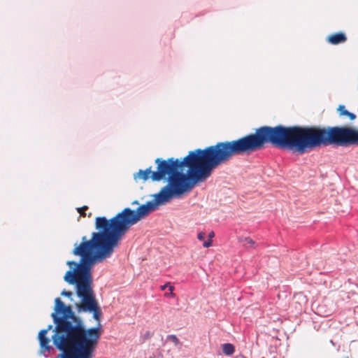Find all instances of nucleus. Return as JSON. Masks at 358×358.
Returning a JSON list of instances; mask_svg holds the SVG:
<instances>
[{
  "label": "nucleus",
  "instance_id": "nucleus-13",
  "mask_svg": "<svg viewBox=\"0 0 358 358\" xmlns=\"http://www.w3.org/2000/svg\"><path fill=\"white\" fill-rule=\"evenodd\" d=\"M166 287H169V290L170 291V293L169 294L166 293L165 295L167 296H173V291L174 287L172 285H171L169 283L165 284L164 285L161 287L162 290H164Z\"/></svg>",
  "mask_w": 358,
  "mask_h": 358
},
{
  "label": "nucleus",
  "instance_id": "nucleus-14",
  "mask_svg": "<svg viewBox=\"0 0 358 358\" xmlns=\"http://www.w3.org/2000/svg\"><path fill=\"white\" fill-rule=\"evenodd\" d=\"M244 242L245 245H249L250 246H253L255 245V241L250 237H245L244 238Z\"/></svg>",
  "mask_w": 358,
  "mask_h": 358
},
{
  "label": "nucleus",
  "instance_id": "nucleus-22",
  "mask_svg": "<svg viewBox=\"0 0 358 358\" xmlns=\"http://www.w3.org/2000/svg\"><path fill=\"white\" fill-rule=\"evenodd\" d=\"M235 358H246L245 356H243V355H238L235 357Z\"/></svg>",
  "mask_w": 358,
  "mask_h": 358
},
{
  "label": "nucleus",
  "instance_id": "nucleus-16",
  "mask_svg": "<svg viewBox=\"0 0 358 358\" xmlns=\"http://www.w3.org/2000/svg\"><path fill=\"white\" fill-rule=\"evenodd\" d=\"M61 295L62 296H67L69 298L71 297V296L73 295V293L70 291H66L65 289H64L62 292H61Z\"/></svg>",
  "mask_w": 358,
  "mask_h": 358
},
{
  "label": "nucleus",
  "instance_id": "nucleus-12",
  "mask_svg": "<svg viewBox=\"0 0 358 358\" xmlns=\"http://www.w3.org/2000/svg\"><path fill=\"white\" fill-rule=\"evenodd\" d=\"M338 111L340 112V115H347L350 117L351 120H353L356 118V115L347 110L344 106H340L338 108Z\"/></svg>",
  "mask_w": 358,
  "mask_h": 358
},
{
  "label": "nucleus",
  "instance_id": "nucleus-20",
  "mask_svg": "<svg viewBox=\"0 0 358 358\" xmlns=\"http://www.w3.org/2000/svg\"><path fill=\"white\" fill-rule=\"evenodd\" d=\"M87 208H87V206H83V208H78V211L81 214V215L85 216V213H83L82 210H86V209H87Z\"/></svg>",
  "mask_w": 358,
  "mask_h": 358
},
{
  "label": "nucleus",
  "instance_id": "nucleus-9",
  "mask_svg": "<svg viewBox=\"0 0 358 358\" xmlns=\"http://www.w3.org/2000/svg\"><path fill=\"white\" fill-rule=\"evenodd\" d=\"M154 171H152V168L149 167L145 170L140 169L136 173L134 174V179H141L144 181L148 180L149 178L151 179V175Z\"/></svg>",
  "mask_w": 358,
  "mask_h": 358
},
{
  "label": "nucleus",
  "instance_id": "nucleus-23",
  "mask_svg": "<svg viewBox=\"0 0 358 358\" xmlns=\"http://www.w3.org/2000/svg\"><path fill=\"white\" fill-rule=\"evenodd\" d=\"M132 204H138V201H134V202H132Z\"/></svg>",
  "mask_w": 358,
  "mask_h": 358
},
{
  "label": "nucleus",
  "instance_id": "nucleus-6",
  "mask_svg": "<svg viewBox=\"0 0 358 358\" xmlns=\"http://www.w3.org/2000/svg\"><path fill=\"white\" fill-rule=\"evenodd\" d=\"M171 199L169 196L159 192L154 195L153 201H149L145 204L140 206L136 210L126 208L121 213H119L109 220V221L115 231L122 238L131 226L136 224L141 218L148 216L150 213L156 210L159 205L169 202Z\"/></svg>",
  "mask_w": 358,
  "mask_h": 358
},
{
  "label": "nucleus",
  "instance_id": "nucleus-15",
  "mask_svg": "<svg viewBox=\"0 0 358 358\" xmlns=\"http://www.w3.org/2000/svg\"><path fill=\"white\" fill-rule=\"evenodd\" d=\"M168 340L174 342L176 345L179 343L178 338L175 335L168 336Z\"/></svg>",
  "mask_w": 358,
  "mask_h": 358
},
{
  "label": "nucleus",
  "instance_id": "nucleus-24",
  "mask_svg": "<svg viewBox=\"0 0 358 358\" xmlns=\"http://www.w3.org/2000/svg\"><path fill=\"white\" fill-rule=\"evenodd\" d=\"M330 342H331V343L333 345H334V341H333L332 340H331V341H330Z\"/></svg>",
  "mask_w": 358,
  "mask_h": 358
},
{
  "label": "nucleus",
  "instance_id": "nucleus-8",
  "mask_svg": "<svg viewBox=\"0 0 358 358\" xmlns=\"http://www.w3.org/2000/svg\"><path fill=\"white\" fill-rule=\"evenodd\" d=\"M52 327V325H49L47 329H42L38 334L40 353L45 357H49L52 352H54L53 347L50 344V340L46 336L48 331Z\"/></svg>",
  "mask_w": 358,
  "mask_h": 358
},
{
  "label": "nucleus",
  "instance_id": "nucleus-7",
  "mask_svg": "<svg viewBox=\"0 0 358 358\" xmlns=\"http://www.w3.org/2000/svg\"><path fill=\"white\" fill-rule=\"evenodd\" d=\"M155 164L157 165V171L151 175L152 181H160L166 178L167 176L168 184L163 187L160 192L169 196L171 198L181 195V187L184 184V173L179 171L183 167L182 160L174 158L162 159L157 158Z\"/></svg>",
  "mask_w": 358,
  "mask_h": 358
},
{
  "label": "nucleus",
  "instance_id": "nucleus-26",
  "mask_svg": "<svg viewBox=\"0 0 358 358\" xmlns=\"http://www.w3.org/2000/svg\"><path fill=\"white\" fill-rule=\"evenodd\" d=\"M346 358H348V357H346Z\"/></svg>",
  "mask_w": 358,
  "mask_h": 358
},
{
  "label": "nucleus",
  "instance_id": "nucleus-21",
  "mask_svg": "<svg viewBox=\"0 0 358 358\" xmlns=\"http://www.w3.org/2000/svg\"><path fill=\"white\" fill-rule=\"evenodd\" d=\"M215 236V233L213 231H210L208 234V239L211 240Z\"/></svg>",
  "mask_w": 358,
  "mask_h": 358
},
{
  "label": "nucleus",
  "instance_id": "nucleus-5",
  "mask_svg": "<svg viewBox=\"0 0 358 358\" xmlns=\"http://www.w3.org/2000/svg\"><path fill=\"white\" fill-rule=\"evenodd\" d=\"M95 227L99 231L93 232L91 239L83 236L81 243L74 244L73 255L82 259L108 247L118 245L121 238L106 217H97Z\"/></svg>",
  "mask_w": 358,
  "mask_h": 358
},
{
  "label": "nucleus",
  "instance_id": "nucleus-2",
  "mask_svg": "<svg viewBox=\"0 0 358 358\" xmlns=\"http://www.w3.org/2000/svg\"><path fill=\"white\" fill-rule=\"evenodd\" d=\"M55 303L52 341L62 352L58 358H94L101 338L99 328L87 329L71 306L64 305L61 299H55Z\"/></svg>",
  "mask_w": 358,
  "mask_h": 358
},
{
  "label": "nucleus",
  "instance_id": "nucleus-18",
  "mask_svg": "<svg viewBox=\"0 0 358 358\" xmlns=\"http://www.w3.org/2000/svg\"><path fill=\"white\" fill-rule=\"evenodd\" d=\"M212 245V241L208 239V241H204L203 243V246L204 248H209Z\"/></svg>",
  "mask_w": 358,
  "mask_h": 358
},
{
  "label": "nucleus",
  "instance_id": "nucleus-25",
  "mask_svg": "<svg viewBox=\"0 0 358 358\" xmlns=\"http://www.w3.org/2000/svg\"><path fill=\"white\" fill-rule=\"evenodd\" d=\"M150 358H157L156 356H151Z\"/></svg>",
  "mask_w": 358,
  "mask_h": 358
},
{
  "label": "nucleus",
  "instance_id": "nucleus-4",
  "mask_svg": "<svg viewBox=\"0 0 358 358\" xmlns=\"http://www.w3.org/2000/svg\"><path fill=\"white\" fill-rule=\"evenodd\" d=\"M288 149L304 153L327 145H358V129L344 127H285Z\"/></svg>",
  "mask_w": 358,
  "mask_h": 358
},
{
  "label": "nucleus",
  "instance_id": "nucleus-3",
  "mask_svg": "<svg viewBox=\"0 0 358 358\" xmlns=\"http://www.w3.org/2000/svg\"><path fill=\"white\" fill-rule=\"evenodd\" d=\"M115 247L110 246L96 252L80 259L79 262L68 261L66 264L71 269L66 273L64 277V280L69 284L76 285V294L81 301V303H76L78 313H92L94 319L99 322V325L96 328H99L101 335L102 330L100 321L102 312L93 289L92 268L96 264L110 257Z\"/></svg>",
  "mask_w": 358,
  "mask_h": 358
},
{
  "label": "nucleus",
  "instance_id": "nucleus-11",
  "mask_svg": "<svg viewBox=\"0 0 358 358\" xmlns=\"http://www.w3.org/2000/svg\"><path fill=\"white\" fill-rule=\"evenodd\" d=\"M222 352L225 355L230 356L235 352V347L231 343H224L222 345Z\"/></svg>",
  "mask_w": 358,
  "mask_h": 358
},
{
  "label": "nucleus",
  "instance_id": "nucleus-1",
  "mask_svg": "<svg viewBox=\"0 0 358 358\" xmlns=\"http://www.w3.org/2000/svg\"><path fill=\"white\" fill-rule=\"evenodd\" d=\"M267 143L281 148H288L285 127H262L257 129L255 134L237 140L219 142L203 150L189 152L182 159L183 166L188 167L189 170L187 174L184 173L181 194L191 188L189 182L194 185L206 180L215 168L229 162L234 156L257 151Z\"/></svg>",
  "mask_w": 358,
  "mask_h": 358
},
{
  "label": "nucleus",
  "instance_id": "nucleus-17",
  "mask_svg": "<svg viewBox=\"0 0 358 358\" xmlns=\"http://www.w3.org/2000/svg\"><path fill=\"white\" fill-rule=\"evenodd\" d=\"M206 237V234L203 231L201 232H199L197 235V238L199 240V241H203L204 238Z\"/></svg>",
  "mask_w": 358,
  "mask_h": 358
},
{
  "label": "nucleus",
  "instance_id": "nucleus-10",
  "mask_svg": "<svg viewBox=\"0 0 358 358\" xmlns=\"http://www.w3.org/2000/svg\"><path fill=\"white\" fill-rule=\"evenodd\" d=\"M347 38L343 33H338L329 37L328 41L334 45H337L345 42Z\"/></svg>",
  "mask_w": 358,
  "mask_h": 358
},
{
  "label": "nucleus",
  "instance_id": "nucleus-19",
  "mask_svg": "<svg viewBox=\"0 0 358 358\" xmlns=\"http://www.w3.org/2000/svg\"><path fill=\"white\" fill-rule=\"evenodd\" d=\"M152 336V334L148 331L143 334V338L144 340H145L151 338Z\"/></svg>",
  "mask_w": 358,
  "mask_h": 358
}]
</instances>
